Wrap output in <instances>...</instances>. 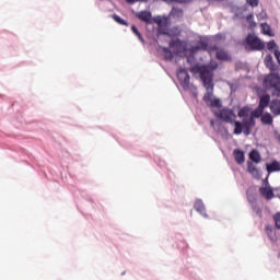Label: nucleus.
I'll use <instances>...</instances> for the list:
<instances>
[{"label": "nucleus", "instance_id": "1", "mask_svg": "<svg viewBox=\"0 0 280 280\" xmlns=\"http://www.w3.org/2000/svg\"><path fill=\"white\" fill-rule=\"evenodd\" d=\"M201 81L203 82V86L207 93L203 95V101L207 106L210 108H220L222 106V101L220 98H213V81L211 80V72L207 70V68L201 69Z\"/></svg>", "mask_w": 280, "mask_h": 280}, {"label": "nucleus", "instance_id": "2", "mask_svg": "<svg viewBox=\"0 0 280 280\" xmlns=\"http://www.w3.org/2000/svg\"><path fill=\"white\" fill-rule=\"evenodd\" d=\"M170 47L176 49L177 54H185L187 51H189V54H198L200 49H207V45L205 43H201L200 46H192L188 48L187 42L180 39L171 40Z\"/></svg>", "mask_w": 280, "mask_h": 280}, {"label": "nucleus", "instance_id": "3", "mask_svg": "<svg viewBox=\"0 0 280 280\" xmlns=\"http://www.w3.org/2000/svg\"><path fill=\"white\" fill-rule=\"evenodd\" d=\"M253 128H255V119L250 118H243V121H234V135H242L244 132L245 137H248L250 132H253Z\"/></svg>", "mask_w": 280, "mask_h": 280}, {"label": "nucleus", "instance_id": "4", "mask_svg": "<svg viewBox=\"0 0 280 280\" xmlns=\"http://www.w3.org/2000/svg\"><path fill=\"white\" fill-rule=\"evenodd\" d=\"M265 86L267 89H273L272 95H280V75L279 73H270L265 77Z\"/></svg>", "mask_w": 280, "mask_h": 280}, {"label": "nucleus", "instance_id": "5", "mask_svg": "<svg viewBox=\"0 0 280 280\" xmlns=\"http://www.w3.org/2000/svg\"><path fill=\"white\" fill-rule=\"evenodd\" d=\"M215 117H218L222 121H225V124H235V119L237 116L232 109L222 108L219 110V113H215Z\"/></svg>", "mask_w": 280, "mask_h": 280}, {"label": "nucleus", "instance_id": "6", "mask_svg": "<svg viewBox=\"0 0 280 280\" xmlns=\"http://www.w3.org/2000/svg\"><path fill=\"white\" fill-rule=\"evenodd\" d=\"M246 45H248L252 49L256 51H261V49H266V44L259 39V37L255 35H247Z\"/></svg>", "mask_w": 280, "mask_h": 280}, {"label": "nucleus", "instance_id": "7", "mask_svg": "<svg viewBox=\"0 0 280 280\" xmlns=\"http://www.w3.org/2000/svg\"><path fill=\"white\" fill-rule=\"evenodd\" d=\"M219 65L215 61H211L208 66H201V67H194L191 68L192 73H199L200 75V80H202V69H206L210 75H211V81L213 82V71H215V69H218Z\"/></svg>", "mask_w": 280, "mask_h": 280}, {"label": "nucleus", "instance_id": "8", "mask_svg": "<svg viewBox=\"0 0 280 280\" xmlns=\"http://www.w3.org/2000/svg\"><path fill=\"white\" fill-rule=\"evenodd\" d=\"M210 51H215V58L217 60H223L225 62L231 61V55L224 48H220L218 46H211Z\"/></svg>", "mask_w": 280, "mask_h": 280}, {"label": "nucleus", "instance_id": "9", "mask_svg": "<svg viewBox=\"0 0 280 280\" xmlns=\"http://www.w3.org/2000/svg\"><path fill=\"white\" fill-rule=\"evenodd\" d=\"M177 79L179 81V84L183 86V89L185 90L189 89V73L187 72V69L180 68L177 71Z\"/></svg>", "mask_w": 280, "mask_h": 280}, {"label": "nucleus", "instance_id": "10", "mask_svg": "<svg viewBox=\"0 0 280 280\" xmlns=\"http://www.w3.org/2000/svg\"><path fill=\"white\" fill-rule=\"evenodd\" d=\"M194 209H196L198 211V213L203 215V218H208L207 209L205 208V203L202 202V200H200V199L196 200L195 205H194Z\"/></svg>", "mask_w": 280, "mask_h": 280}, {"label": "nucleus", "instance_id": "11", "mask_svg": "<svg viewBox=\"0 0 280 280\" xmlns=\"http://www.w3.org/2000/svg\"><path fill=\"white\" fill-rule=\"evenodd\" d=\"M259 191L264 196V198H266V200H272V198H275V192L270 187H261Z\"/></svg>", "mask_w": 280, "mask_h": 280}, {"label": "nucleus", "instance_id": "12", "mask_svg": "<svg viewBox=\"0 0 280 280\" xmlns=\"http://www.w3.org/2000/svg\"><path fill=\"white\" fill-rule=\"evenodd\" d=\"M234 160L238 165L244 164L245 161V155H244V151L240 150V149H235L234 152Z\"/></svg>", "mask_w": 280, "mask_h": 280}, {"label": "nucleus", "instance_id": "13", "mask_svg": "<svg viewBox=\"0 0 280 280\" xmlns=\"http://www.w3.org/2000/svg\"><path fill=\"white\" fill-rule=\"evenodd\" d=\"M153 23H156L159 30L167 27V18L156 16L153 18Z\"/></svg>", "mask_w": 280, "mask_h": 280}, {"label": "nucleus", "instance_id": "14", "mask_svg": "<svg viewBox=\"0 0 280 280\" xmlns=\"http://www.w3.org/2000/svg\"><path fill=\"white\" fill-rule=\"evenodd\" d=\"M170 15L172 16V19H183L185 12L183 11V9L175 7L171 10Z\"/></svg>", "mask_w": 280, "mask_h": 280}, {"label": "nucleus", "instance_id": "15", "mask_svg": "<svg viewBox=\"0 0 280 280\" xmlns=\"http://www.w3.org/2000/svg\"><path fill=\"white\" fill-rule=\"evenodd\" d=\"M258 106H260L264 109H266V108H268V106H270V96H269V94H264L262 96H260V101H259Z\"/></svg>", "mask_w": 280, "mask_h": 280}, {"label": "nucleus", "instance_id": "16", "mask_svg": "<svg viewBox=\"0 0 280 280\" xmlns=\"http://www.w3.org/2000/svg\"><path fill=\"white\" fill-rule=\"evenodd\" d=\"M260 121L261 124H264V126H271L273 121L272 115L270 113L262 114V116L260 117Z\"/></svg>", "mask_w": 280, "mask_h": 280}, {"label": "nucleus", "instance_id": "17", "mask_svg": "<svg viewBox=\"0 0 280 280\" xmlns=\"http://www.w3.org/2000/svg\"><path fill=\"white\" fill-rule=\"evenodd\" d=\"M270 110L273 115H280V100H273L270 104Z\"/></svg>", "mask_w": 280, "mask_h": 280}, {"label": "nucleus", "instance_id": "18", "mask_svg": "<svg viewBox=\"0 0 280 280\" xmlns=\"http://www.w3.org/2000/svg\"><path fill=\"white\" fill-rule=\"evenodd\" d=\"M264 110H265L264 107H260L258 105V107L252 112L249 117L253 119H259V117L264 116Z\"/></svg>", "mask_w": 280, "mask_h": 280}, {"label": "nucleus", "instance_id": "19", "mask_svg": "<svg viewBox=\"0 0 280 280\" xmlns=\"http://www.w3.org/2000/svg\"><path fill=\"white\" fill-rule=\"evenodd\" d=\"M267 172L272 174V172H280V164L277 161H273L271 164H267Z\"/></svg>", "mask_w": 280, "mask_h": 280}, {"label": "nucleus", "instance_id": "20", "mask_svg": "<svg viewBox=\"0 0 280 280\" xmlns=\"http://www.w3.org/2000/svg\"><path fill=\"white\" fill-rule=\"evenodd\" d=\"M141 21H144V23H153L154 18H152V13L148 11L141 12Z\"/></svg>", "mask_w": 280, "mask_h": 280}, {"label": "nucleus", "instance_id": "21", "mask_svg": "<svg viewBox=\"0 0 280 280\" xmlns=\"http://www.w3.org/2000/svg\"><path fill=\"white\" fill-rule=\"evenodd\" d=\"M249 159L250 161H253L254 163H259L261 161V155L259 154V151L257 150H253L249 153Z\"/></svg>", "mask_w": 280, "mask_h": 280}, {"label": "nucleus", "instance_id": "22", "mask_svg": "<svg viewBox=\"0 0 280 280\" xmlns=\"http://www.w3.org/2000/svg\"><path fill=\"white\" fill-rule=\"evenodd\" d=\"M112 19H114V21L116 23H118L119 25H125V27H128V22H126L124 19H121L119 15L117 14H113Z\"/></svg>", "mask_w": 280, "mask_h": 280}, {"label": "nucleus", "instance_id": "23", "mask_svg": "<svg viewBox=\"0 0 280 280\" xmlns=\"http://www.w3.org/2000/svg\"><path fill=\"white\" fill-rule=\"evenodd\" d=\"M262 34L266 36H272V30L270 28V25L268 23L261 24Z\"/></svg>", "mask_w": 280, "mask_h": 280}, {"label": "nucleus", "instance_id": "24", "mask_svg": "<svg viewBox=\"0 0 280 280\" xmlns=\"http://www.w3.org/2000/svg\"><path fill=\"white\" fill-rule=\"evenodd\" d=\"M250 113V108L243 107L238 110V117H244V119L249 118L248 115Z\"/></svg>", "mask_w": 280, "mask_h": 280}, {"label": "nucleus", "instance_id": "25", "mask_svg": "<svg viewBox=\"0 0 280 280\" xmlns=\"http://www.w3.org/2000/svg\"><path fill=\"white\" fill-rule=\"evenodd\" d=\"M247 171L249 172V174H253V176H257L259 174V171L253 164L247 165Z\"/></svg>", "mask_w": 280, "mask_h": 280}, {"label": "nucleus", "instance_id": "26", "mask_svg": "<svg viewBox=\"0 0 280 280\" xmlns=\"http://www.w3.org/2000/svg\"><path fill=\"white\" fill-rule=\"evenodd\" d=\"M166 36H180V30L178 28H173L172 31L165 33Z\"/></svg>", "mask_w": 280, "mask_h": 280}, {"label": "nucleus", "instance_id": "27", "mask_svg": "<svg viewBox=\"0 0 280 280\" xmlns=\"http://www.w3.org/2000/svg\"><path fill=\"white\" fill-rule=\"evenodd\" d=\"M253 19H254L253 13L248 14L246 18V21L250 25V27H255V25H257V23H255V21H253Z\"/></svg>", "mask_w": 280, "mask_h": 280}, {"label": "nucleus", "instance_id": "28", "mask_svg": "<svg viewBox=\"0 0 280 280\" xmlns=\"http://www.w3.org/2000/svg\"><path fill=\"white\" fill-rule=\"evenodd\" d=\"M265 65L266 67H268L271 71H275V68L273 67H270V65H272V57H266L265 59Z\"/></svg>", "mask_w": 280, "mask_h": 280}, {"label": "nucleus", "instance_id": "29", "mask_svg": "<svg viewBox=\"0 0 280 280\" xmlns=\"http://www.w3.org/2000/svg\"><path fill=\"white\" fill-rule=\"evenodd\" d=\"M246 2H247L248 5H250L252 8H257V5H259V0H246Z\"/></svg>", "mask_w": 280, "mask_h": 280}, {"label": "nucleus", "instance_id": "30", "mask_svg": "<svg viewBox=\"0 0 280 280\" xmlns=\"http://www.w3.org/2000/svg\"><path fill=\"white\" fill-rule=\"evenodd\" d=\"M277 47V43H275V40H270L267 44V49H269V51H272V49H275Z\"/></svg>", "mask_w": 280, "mask_h": 280}, {"label": "nucleus", "instance_id": "31", "mask_svg": "<svg viewBox=\"0 0 280 280\" xmlns=\"http://www.w3.org/2000/svg\"><path fill=\"white\" fill-rule=\"evenodd\" d=\"M273 220L276 222L277 229H280V212H278L275 217Z\"/></svg>", "mask_w": 280, "mask_h": 280}, {"label": "nucleus", "instance_id": "32", "mask_svg": "<svg viewBox=\"0 0 280 280\" xmlns=\"http://www.w3.org/2000/svg\"><path fill=\"white\" fill-rule=\"evenodd\" d=\"M131 32H133V34H136V36L141 39V33L139 32V28H137V26H131Z\"/></svg>", "mask_w": 280, "mask_h": 280}, {"label": "nucleus", "instance_id": "33", "mask_svg": "<svg viewBox=\"0 0 280 280\" xmlns=\"http://www.w3.org/2000/svg\"><path fill=\"white\" fill-rule=\"evenodd\" d=\"M164 51L166 54L165 59L166 60H172V58H173L172 51H170V49H167V48H164Z\"/></svg>", "mask_w": 280, "mask_h": 280}, {"label": "nucleus", "instance_id": "34", "mask_svg": "<svg viewBox=\"0 0 280 280\" xmlns=\"http://www.w3.org/2000/svg\"><path fill=\"white\" fill-rule=\"evenodd\" d=\"M175 3H191L192 0H173Z\"/></svg>", "mask_w": 280, "mask_h": 280}, {"label": "nucleus", "instance_id": "35", "mask_svg": "<svg viewBox=\"0 0 280 280\" xmlns=\"http://www.w3.org/2000/svg\"><path fill=\"white\" fill-rule=\"evenodd\" d=\"M275 56H276V59L278 60V62L280 63V51L275 50Z\"/></svg>", "mask_w": 280, "mask_h": 280}, {"label": "nucleus", "instance_id": "36", "mask_svg": "<svg viewBox=\"0 0 280 280\" xmlns=\"http://www.w3.org/2000/svg\"><path fill=\"white\" fill-rule=\"evenodd\" d=\"M194 60H195L194 56L187 57V62H189V65H191V62H194Z\"/></svg>", "mask_w": 280, "mask_h": 280}, {"label": "nucleus", "instance_id": "37", "mask_svg": "<svg viewBox=\"0 0 280 280\" xmlns=\"http://www.w3.org/2000/svg\"><path fill=\"white\" fill-rule=\"evenodd\" d=\"M127 3H130V4H132V3H137V1H139V0H125Z\"/></svg>", "mask_w": 280, "mask_h": 280}, {"label": "nucleus", "instance_id": "38", "mask_svg": "<svg viewBox=\"0 0 280 280\" xmlns=\"http://www.w3.org/2000/svg\"><path fill=\"white\" fill-rule=\"evenodd\" d=\"M138 19H141V12L137 13L136 15Z\"/></svg>", "mask_w": 280, "mask_h": 280}, {"label": "nucleus", "instance_id": "39", "mask_svg": "<svg viewBox=\"0 0 280 280\" xmlns=\"http://www.w3.org/2000/svg\"><path fill=\"white\" fill-rule=\"evenodd\" d=\"M249 202H253V199L248 198Z\"/></svg>", "mask_w": 280, "mask_h": 280}, {"label": "nucleus", "instance_id": "40", "mask_svg": "<svg viewBox=\"0 0 280 280\" xmlns=\"http://www.w3.org/2000/svg\"><path fill=\"white\" fill-rule=\"evenodd\" d=\"M211 126H213V121H211Z\"/></svg>", "mask_w": 280, "mask_h": 280}]
</instances>
